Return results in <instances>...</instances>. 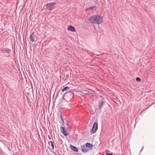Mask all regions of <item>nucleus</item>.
<instances>
[{
  "instance_id": "nucleus-1",
  "label": "nucleus",
  "mask_w": 155,
  "mask_h": 155,
  "mask_svg": "<svg viewBox=\"0 0 155 155\" xmlns=\"http://www.w3.org/2000/svg\"><path fill=\"white\" fill-rule=\"evenodd\" d=\"M89 21L93 24L99 25L102 23L103 18L99 15H95L91 16Z\"/></svg>"
},
{
  "instance_id": "nucleus-2",
  "label": "nucleus",
  "mask_w": 155,
  "mask_h": 155,
  "mask_svg": "<svg viewBox=\"0 0 155 155\" xmlns=\"http://www.w3.org/2000/svg\"><path fill=\"white\" fill-rule=\"evenodd\" d=\"M56 3L51 2L48 3L46 6V8L48 9L49 10H52L54 8V5L56 4Z\"/></svg>"
},
{
  "instance_id": "nucleus-3",
  "label": "nucleus",
  "mask_w": 155,
  "mask_h": 155,
  "mask_svg": "<svg viewBox=\"0 0 155 155\" xmlns=\"http://www.w3.org/2000/svg\"><path fill=\"white\" fill-rule=\"evenodd\" d=\"M97 124L96 122H95L93 124L92 129L91 131V133L92 134L95 133L97 129Z\"/></svg>"
},
{
  "instance_id": "nucleus-4",
  "label": "nucleus",
  "mask_w": 155,
  "mask_h": 155,
  "mask_svg": "<svg viewBox=\"0 0 155 155\" xmlns=\"http://www.w3.org/2000/svg\"><path fill=\"white\" fill-rule=\"evenodd\" d=\"M60 130L61 132L64 136H67L68 135V133L65 130L64 127H60Z\"/></svg>"
},
{
  "instance_id": "nucleus-5",
  "label": "nucleus",
  "mask_w": 155,
  "mask_h": 155,
  "mask_svg": "<svg viewBox=\"0 0 155 155\" xmlns=\"http://www.w3.org/2000/svg\"><path fill=\"white\" fill-rule=\"evenodd\" d=\"M81 147L82 148L81 150L83 152H86L88 151L89 150L87 148V147L84 145H82Z\"/></svg>"
},
{
  "instance_id": "nucleus-6",
  "label": "nucleus",
  "mask_w": 155,
  "mask_h": 155,
  "mask_svg": "<svg viewBox=\"0 0 155 155\" xmlns=\"http://www.w3.org/2000/svg\"><path fill=\"white\" fill-rule=\"evenodd\" d=\"M70 148L71 150L74 152H78V149L76 147L71 145Z\"/></svg>"
},
{
  "instance_id": "nucleus-7",
  "label": "nucleus",
  "mask_w": 155,
  "mask_h": 155,
  "mask_svg": "<svg viewBox=\"0 0 155 155\" xmlns=\"http://www.w3.org/2000/svg\"><path fill=\"white\" fill-rule=\"evenodd\" d=\"M68 29L69 31L72 32H74L76 31V30L75 28L72 26H69Z\"/></svg>"
},
{
  "instance_id": "nucleus-8",
  "label": "nucleus",
  "mask_w": 155,
  "mask_h": 155,
  "mask_svg": "<svg viewBox=\"0 0 155 155\" xmlns=\"http://www.w3.org/2000/svg\"><path fill=\"white\" fill-rule=\"evenodd\" d=\"M85 146L87 147V148L89 149V150H91L92 148V144L89 143H86L85 144Z\"/></svg>"
},
{
  "instance_id": "nucleus-9",
  "label": "nucleus",
  "mask_w": 155,
  "mask_h": 155,
  "mask_svg": "<svg viewBox=\"0 0 155 155\" xmlns=\"http://www.w3.org/2000/svg\"><path fill=\"white\" fill-rule=\"evenodd\" d=\"M34 33V32H33L30 35L29 37L30 40L32 42H34V39L33 38Z\"/></svg>"
},
{
  "instance_id": "nucleus-10",
  "label": "nucleus",
  "mask_w": 155,
  "mask_h": 155,
  "mask_svg": "<svg viewBox=\"0 0 155 155\" xmlns=\"http://www.w3.org/2000/svg\"><path fill=\"white\" fill-rule=\"evenodd\" d=\"M96 6H93L91 7H90L88 8H87L86 10H94L96 9Z\"/></svg>"
},
{
  "instance_id": "nucleus-11",
  "label": "nucleus",
  "mask_w": 155,
  "mask_h": 155,
  "mask_svg": "<svg viewBox=\"0 0 155 155\" xmlns=\"http://www.w3.org/2000/svg\"><path fill=\"white\" fill-rule=\"evenodd\" d=\"M69 89L70 88L68 87H65L62 89V91L63 92Z\"/></svg>"
},
{
  "instance_id": "nucleus-12",
  "label": "nucleus",
  "mask_w": 155,
  "mask_h": 155,
  "mask_svg": "<svg viewBox=\"0 0 155 155\" xmlns=\"http://www.w3.org/2000/svg\"><path fill=\"white\" fill-rule=\"evenodd\" d=\"M104 102L103 101H102L101 102V104L99 105V109H101V107L103 106L104 105Z\"/></svg>"
},
{
  "instance_id": "nucleus-13",
  "label": "nucleus",
  "mask_w": 155,
  "mask_h": 155,
  "mask_svg": "<svg viewBox=\"0 0 155 155\" xmlns=\"http://www.w3.org/2000/svg\"><path fill=\"white\" fill-rule=\"evenodd\" d=\"M60 119H61V122L63 124L64 123V121L63 119L61 116H60Z\"/></svg>"
},
{
  "instance_id": "nucleus-14",
  "label": "nucleus",
  "mask_w": 155,
  "mask_h": 155,
  "mask_svg": "<svg viewBox=\"0 0 155 155\" xmlns=\"http://www.w3.org/2000/svg\"><path fill=\"white\" fill-rule=\"evenodd\" d=\"M136 80L138 82H140L141 81V79L138 77H137L136 78Z\"/></svg>"
},
{
  "instance_id": "nucleus-15",
  "label": "nucleus",
  "mask_w": 155,
  "mask_h": 155,
  "mask_svg": "<svg viewBox=\"0 0 155 155\" xmlns=\"http://www.w3.org/2000/svg\"><path fill=\"white\" fill-rule=\"evenodd\" d=\"M67 126L68 127V128H70L71 127V124H69V123L68 122H67L66 124Z\"/></svg>"
},
{
  "instance_id": "nucleus-16",
  "label": "nucleus",
  "mask_w": 155,
  "mask_h": 155,
  "mask_svg": "<svg viewBox=\"0 0 155 155\" xmlns=\"http://www.w3.org/2000/svg\"><path fill=\"white\" fill-rule=\"evenodd\" d=\"M50 142H51V147H52V149L53 150L54 149V145H53V143L51 141Z\"/></svg>"
},
{
  "instance_id": "nucleus-17",
  "label": "nucleus",
  "mask_w": 155,
  "mask_h": 155,
  "mask_svg": "<svg viewBox=\"0 0 155 155\" xmlns=\"http://www.w3.org/2000/svg\"><path fill=\"white\" fill-rule=\"evenodd\" d=\"M107 155H113V154L112 153H107Z\"/></svg>"
},
{
  "instance_id": "nucleus-18",
  "label": "nucleus",
  "mask_w": 155,
  "mask_h": 155,
  "mask_svg": "<svg viewBox=\"0 0 155 155\" xmlns=\"http://www.w3.org/2000/svg\"><path fill=\"white\" fill-rule=\"evenodd\" d=\"M9 49H8V50H7V51H6L8 52H9Z\"/></svg>"
}]
</instances>
